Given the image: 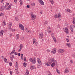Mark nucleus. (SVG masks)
<instances>
[{
    "instance_id": "nucleus-10",
    "label": "nucleus",
    "mask_w": 75,
    "mask_h": 75,
    "mask_svg": "<svg viewBox=\"0 0 75 75\" xmlns=\"http://www.w3.org/2000/svg\"><path fill=\"white\" fill-rule=\"evenodd\" d=\"M64 52V50L62 49H60L58 51V52L59 54H60L61 53H62Z\"/></svg>"
},
{
    "instance_id": "nucleus-21",
    "label": "nucleus",
    "mask_w": 75,
    "mask_h": 75,
    "mask_svg": "<svg viewBox=\"0 0 75 75\" xmlns=\"http://www.w3.org/2000/svg\"><path fill=\"white\" fill-rule=\"evenodd\" d=\"M66 45L68 46V47H71V44L69 43H68L66 44Z\"/></svg>"
},
{
    "instance_id": "nucleus-45",
    "label": "nucleus",
    "mask_w": 75,
    "mask_h": 75,
    "mask_svg": "<svg viewBox=\"0 0 75 75\" xmlns=\"http://www.w3.org/2000/svg\"><path fill=\"white\" fill-rule=\"evenodd\" d=\"M48 73H49V74H48V75H50V74H51L50 71H48Z\"/></svg>"
},
{
    "instance_id": "nucleus-31",
    "label": "nucleus",
    "mask_w": 75,
    "mask_h": 75,
    "mask_svg": "<svg viewBox=\"0 0 75 75\" xmlns=\"http://www.w3.org/2000/svg\"><path fill=\"white\" fill-rule=\"evenodd\" d=\"M68 72H69V71H68L66 69V70L64 71V73L66 74V73H68Z\"/></svg>"
},
{
    "instance_id": "nucleus-54",
    "label": "nucleus",
    "mask_w": 75,
    "mask_h": 75,
    "mask_svg": "<svg viewBox=\"0 0 75 75\" xmlns=\"http://www.w3.org/2000/svg\"><path fill=\"white\" fill-rule=\"evenodd\" d=\"M21 55V54H20V53H18V57H20Z\"/></svg>"
},
{
    "instance_id": "nucleus-56",
    "label": "nucleus",
    "mask_w": 75,
    "mask_h": 75,
    "mask_svg": "<svg viewBox=\"0 0 75 75\" xmlns=\"http://www.w3.org/2000/svg\"><path fill=\"white\" fill-rule=\"evenodd\" d=\"M66 40L67 42H69V39H67Z\"/></svg>"
},
{
    "instance_id": "nucleus-24",
    "label": "nucleus",
    "mask_w": 75,
    "mask_h": 75,
    "mask_svg": "<svg viewBox=\"0 0 75 75\" xmlns=\"http://www.w3.org/2000/svg\"><path fill=\"white\" fill-rule=\"evenodd\" d=\"M3 25H6V21L5 20H4V21H3Z\"/></svg>"
},
{
    "instance_id": "nucleus-23",
    "label": "nucleus",
    "mask_w": 75,
    "mask_h": 75,
    "mask_svg": "<svg viewBox=\"0 0 75 75\" xmlns=\"http://www.w3.org/2000/svg\"><path fill=\"white\" fill-rule=\"evenodd\" d=\"M51 66L52 67H54V66H55V63L54 62H53L52 63Z\"/></svg>"
},
{
    "instance_id": "nucleus-29",
    "label": "nucleus",
    "mask_w": 75,
    "mask_h": 75,
    "mask_svg": "<svg viewBox=\"0 0 75 75\" xmlns=\"http://www.w3.org/2000/svg\"><path fill=\"white\" fill-rule=\"evenodd\" d=\"M20 48L21 49H22L23 48V45H20Z\"/></svg>"
},
{
    "instance_id": "nucleus-61",
    "label": "nucleus",
    "mask_w": 75,
    "mask_h": 75,
    "mask_svg": "<svg viewBox=\"0 0 75 75\" xmlns=\"http://www.w3.org/2000/svg\"><path fill=\"white\" fill-rule=\"evenodd\" d=\"M4 0H1V3H3Z\"/></svg>"
},
{
    "instance_id": "nucleus-16",
    "label": "nucleus",
    "mask_w": 75,
    "mask_h": 75,
    "mask_svg": "<svg viewBox=\"0 0 75 75\" xmlns=\"http://www.w3.org/2000/svg\"><path fill=\"white\" fill-rule=\"evenodd\" d=\"M65 33L68 34V28H65Z\"/></svg>"
},
{
    "instance_id": "nucleus-55",
    "label": "nucleus",
    "mask_w": 75,
    "mask_h": 75,
    "mask_svg": "<svg viewBox=\"0 0 75 75\" xmlns=\"http://www.w3.org/2000/svg\"><path fill=\"white\" fill-rule=\"evenodd\" d=\"M14 2L15 3H17V0H14Z\"/></svg>"
},
{
    "instance_id": "nucleus-8",
    "label": "nucleus",
    "mask_w": 75,
    "mask_h": 75,
    "mask_svg": "<svg viewBox=\"0 0 75 75\" xmlns=\"http://www.w3.org/2000/svg\"><path fill=\"white\" fill-rule=\"evenodd\" d=\"M39 2L41 4V5H42V6H44V2L42 1V0H39Z\"/></svg>"
},
{
    "instance_id": "nucleus-18",
    "label": "nucleus",
    "mask_w": 75,
    "mask_h": 75,
    "mask_svg": "<svg viewBox=\"0 0 75 75\" xmlns=\"http://www.w3.org/2000/svg\"><path fill=\"white\" fill-rule=\"evenodd\" d=\"M52 38L53 39V40L54 41V42H56L57 40H56V39L55 38V37L54 36H52Z\"/></svg>"
},
{
    "instance_id": "nucleus-62",
    "label": "nucleus",
    "mask_w": 75,
    "mask_h": 75,
    "mask_svg": "<svg viewBox=\"0 0 75 75\" xmlns=\"http://www.w3.org/2000/svg\"><path fill=\"white\" fill-rule=\"evenodd\" d=\"M61 20V18H59V21H60Z\"/></svg>"
},
{
    "instance_id": "nucleus-37",
    "label": "nucleus",
    "mask_w": 75,
    "mask_h": 75,
    "mask_svg": "<svg viewBox=\"0 0 75 75\" xmlns=\"http://www.w3.org/2000/svg\"><path fill=\"white\" fill-rule=\"evenodd\" d=\"M4 15V13H0V16H2Z\"/></svg>"
},
{
    "instance_id": "nucleus-41",
    "label": "nucleus",
    "mask_w": 75,
    "mask_h": 75,
    "mask_svg": "<svg viewBox=\"0 0 75 75\" xmlns=\"http://www.w3.org/2000/svg\"><path fill=\"white\" fill-rule=\"evenodd\" d=\"M7 59H6V58H4V61L5 62H7Z\"/></svg>"
},
{
    "instance_id": "nucleus-3",
    "label": "nucleus",
    "mask_w": 75,
    "mask_h": 75,
    "mask_svg": "<svg viewBox=\"0 0 75 75\" xmlns=\"http://www.w3.org/2000/svg\"><path fill=\"white\" fill-rule=\"evenodd\" d=\"M73 28H75V25H71L70 26V30L71 31L72 33L73 32V29H74Z\"/></svg>"
},
{
    "instance_id": "nucleus-42",
    "label": "nucleus",
    "mask_w": 75,
    "mask_h": 75,
    "mask_svg": "<svg viewBox=\"0 0 75 75\" xmlns=\"http://www.w3.org/2000/svg\"><path fill=\"white\" fill-rule=\"evenodd\" d=\"M7 4H6L4 6V9H6V7H7Z\"/></svg>"
},
{
    "instance_id": "nucleus-27",
    "label": "nucleus",
    "mask_w": 75,
    "mask_h": 75,
    "mask_svg": "<svg viewBox=\"0 0 75 75\" xmlns=\"http://www.w3.org/2000/svg\"><path fill=\"white\" fill-rule=\"evenodd\" d=\"M23 66H24V67H25L27 66V63H26L25 62L23 64Z\"/></svg>"
},
{
    "instance_id": "nucleus-28",
    "label": "nucleus",
    "mask_w": 75,
    "mask_h": 75,
    "mask_svg": "<svg viewBox=\"0 0 75 75\" xmlns=\"http://www.w3.org/2000/svg\"><path fill=\"white\" fill-rule=\"evenodd\" d=\"M15 69L16 71H18V66H15Z\"/></svg>"
},
{
    "instance_id": "nucleus-19",
    "label": "nucleus",
    "mask_w": 75,
    "mask_h": 75,
    "mask_svg": "<svg viewBox=\"0 0 75 75\" xmlns=\"http://www.w3.org/2000/svg\"><path fill=\"white\" fill-rule=\"evenodd\" d=\"M19 37H20L19 36V34H17L16 35V39H18V40Z\"/></svg>"
},
{
    "instance_id": "nucleus-11",
    "label": "nucleus",
    "mask_w": 75,
    "mask_h": 75,
    "mask_svg": "<svg viewBox=\"0 0 75 75\" xmlns=\"http://www.w3.org/2000/svg\"><path fill=\"white\" fill-rule=\"evenodd\" d=\"M12 23L10 22L9 23L8 28H9V30H10L11 29V26L12 25Z\"/></svg>"
},
{
    "instance_id": "nucleus-2",
    "label": "nucleus",
    "mask_w": 75,
    "mask_h": 75,
    "mask_svg": "<svg viewBox=\"0 0 75 75\" xmlns=\"http://www.w3.org/2000/svg\"><path fill=\"white\" fill-rule=\"evenodd\" d=\"M19 28H20L22 30H23V31H24V26L22 24H19Z\"/></svg>"
},
{
    "instance_id": "nucleus-34",
    "label": "nucleus",
    "mask_w": 75,
    "mask_h": 75,
    "mask_svg": "<svg viewBox=\"0 0 75 75\" xmlns=\"http://www.w3.org/2000/svg\"><path fill=\"white\" fill-rule=\"evenodd\" d=\"M1 11H2V10H4V8H3V6H2L1 8Z\"/></svg>"
},
{
    "instance_id": "nucleus-57",
    "label": "nucleus",
    "mask_w": 75,
    "mask_h": 75,
    "mask_svg": "<svg viewBox=\"0 0 75 75\" xmlns=\"http://www.w3.org/2000/svg\"><path fill=\"white\" fill-rule=\"evenodd\" d=\"M21 57H23V54H21Z\"/></svg>"
},
{
    "instance_id": "nucleus-48",
    "label": "nucleus",
    "mask_w": 75,
    "mask_h": 75,
    "mask_svg": "<svg viewBox=\"0 0 75 75\" xmlns=\"http://www.w3.org/2000/svg\"><path fill=\"white\" fill-rule=\"evenodd\" d=\"M3 33H0V36L1 37H2V36H3Z\"/></svg>"
},
{
    "instance_id": "nucleus-51",
    "label": "nucleus",
    "mask_w": 75,
    "mask_h": 75,
    "mask_svg": "<svg viewBox=\"0 0 75 75\" xmlns=\"http://www.w3.org/2000/svg\"><path fill=\"white\" fill-rule=\"evenodd\" d=\"M10 74H11V75H12V74H13V72H12V71H10Z\"/></svg>"
},
{
    "instance_id": "nucleus-44",
    "label": "nucleus",
    "mask_w": 75,
    "mask_h": 75,
    "mask_svg": "<svg viewBox=\"0 0 75 75\" xmlns=\"http://www.w3.org/2000/svg\"><path fill=\"white\" fill-rule=\"evenodd\" d=\"M38 44V43L37 42H36V43L35 44V46H37V45Z\"/></svg>"
},
{
    "instance_id": "nucleus-25",
    "label": "nucleus",
    "mask_w": 75,
    "mask_h": 75,
    "mask_svg": "<svg viewBox=\"0 0 75 75\" xmlns=\"http://www.w3.org/2000/svg\"><path fill=\"white\" fill-rule=\"evenodd\" d=\"M50 2H51V4H53L54 3V1L53 0H50Z\"/></svg>"
},
{
    "instance_id": "nucleus-32",
    "label": "nucleus",
    "mask_w": 75,
    "mask_h": 75,
    "mask_svg": "<svg viewBox=\"0 0 75 75\" xmlns=\"http://www.w3.org/2000/svg\"><path fill=\"white\" fill-rule=\"evenodd\" d=\"M24 61L26 62L27 61V60H26V57H24L23 58Z\"/></svg>"
},
{
    "instance_id": "nucleus-47",
    "label": "nucleus",
    "mask_w": 75,
    "mask_h": 75,
    "mask_svg": "<svg viewBox=\"0 0 75 75\" xmlns=\"http://www.w3.org/2000/svg\"><path fill=\"white\" fill-rule=\"evenodd\" d=\"M25 74L26 75H28V74H29V72H28V71L26 72Z\"/></svg>"
},
{
    "instance_id": "nucleus-63",
    "label": "nucleus",
    "mask_w": 75,
    "mask_h": 75,
    "mask_svg": "<svg viewBox=\"0 0 75 75\" xmlns=\"http://www.w3.org/2000/svg\"><path fill=\"white\" fill-rule=\"evenodd\" d=\"M6 4H7V6H8L9 5V4L8 3H7Z\"/></svg>"
},
{
    "instance_id": "nucleus-26",
    "label": "nucleus",
    "mask_w": 75,
    "mask_h": 75,
    "mask_svg": "<svg viewBox=\"0 0 75 75\" xmlns=\"http://www.w3.org/2000/svg\"><path fill=\"white\" fill-rule=\"evenodd\" d=\"M73 24H75V18H73Z\"/></svg>"
},
{
    "instance_id": "nucleus-5",
    "label": "nucleus",
    "mask_w": 75,
    "mask_h": 75,
    "mask_svg": "<svg viewBox=\"0 0 75 75\" xmlns=\"http://www.w3.org/2000/svg\"><path fill=\"white\" fill-rule=\"evenodd\" d=\"M11 4H10L9 6H8L5 9L6 10H10L11 9Z\"/></svg>"
},
{
    "instance_id": "nucleus-40",
    "label": "nucleus",
    "mask_w": 75,
    "mask_h": 75,
    "mask_svg": "<svg viewBox=\"0 0 75 75\" xmlns=\"http://www.w3.org/2000/svg\"><path fill=\"white\" fill-rule=\"evenodd\" d=\"M72 56L73 58H75V54H73Z\"/></svg>"
},
{
    "instance_id": "nucleus-12",
    "label": "nucleus",
    "mask_w": 75,
    "mask_h": 75,
    "mask_svg": "<svg viewBox=\"0 0 75 75\" xmlns=\"http://www.w3.org/2000/svg\"><path fill=\"white\" fill-rule=\"evenodd\" d=\"M45 65H46L47 66H51V64L50 62L47 63H45Z\"/></svg>"
},
{
    "instance_id": "nucleus-33",
    "label": "nucleus",
    "mask_w": 75,
    "mask_h": 75,
    "mask_svg": "<svg viewBox=\"0 0 75 75\" xmlns=\"http://www.w3.org/2000/svg\"><path fill=\"white\" fill-rule=\"evenodd\" d=\"M56 71L58 74H59V70H58V69L57 68H56Z\"/></svg>"
},
{
    "instance_id": "nucleus-39",
    "label": "nucleus",
    "mask_w": 75,
    "mask_h": 75,
    "mask_svg": "<svg viewBox=\"0 0 75 75\" xmlns=\"http://www.w3.org/2000/svg\"><path fill=\"white\" fill-rule=\"evenodd\" d=\"M4 33V31L3 30H2L1 31L0 33H1L2 34H3Z\"/></svg>"
},
{
    "instance_id": "nucleus-15",
    "label": "nucleus",
    "mask_w": 75,
    "mask_h": 75,
    "mask_svg": "<svg viewBox=\"0 0 75 75\" xmlns=\"http://www.w3.org/2000/svg\"><path fill=\"white\" fill-rule=\"evenodd\" d=\"M10 59L11 61H13V58H14V55H12L10 57Z\"/></svg>"
},
{
    "instance_id": "nucleus-20",
    "label": "nucleus",
    "mask_w": 75,
    "mask_h": 75,
    "mask_svg": "<svg viewBox=\"0 0 75 75\" xmlns=\"http://www.w3.org/2000/svg\"><path fill=\"white\" fill-rule=\"evenodd\" d=\"M37 60L39 64H40L41 63V60L40 58H38Z\"/></svg>"
},
{
    "instance_id": "nucleus-22",
    "label": "nucleus",
    "mask_w": 75,
    "mask_h": 75,
    "mask_svg": "<svg viewBox=\"0 0 75 75\" xmlns=\"http://www.w3.org/2000/svg\"><path fill=\"white\" fill-rule=\"evenodd\" d=\"M67 11L68 12H69L70 13H71V10L69 9H67Z\"/></svg>"
},
{
    "instance_id": "nucleus-30",
    "label": "nucleus",
    "mask_w": 75,
    "mask_h": 75,
    "mask_svg": "<svg viewBox=\"0 0 75 75\" xmlns=\"http://www.w3.org/2000/svg\"><path fill=\"white\" fill-rule=\"evenodd\" d=\"M19 2L20 3V4L21 5H22V4H23V1L20 0V1Z\"/></svg>"
},
{
    "instance_id": "nucleus-9",
    "label": "nucleus",
    "mask_w": 75,
    "mask_h": 75,
    "mask_svg": "<svg viewBox=\"0 0 75 75\" xmlns=\"http://www.w3.org/2000/svg\"><path fill=\"white\" fill-rule=\"evenodd\" d=\"M47 31L49 33H51V30L50 29V27H48L47 28Z\"/></svg>"
},
{
    "instance_id": "nucleus-58",
    "label": "nucleus",
    "mask_w": 75,
    "mask_h": 75,
    "mask_svg": "<svg viewBox=\"0 0 75 75\" xmlns=\"http://www.w3.org/2000/svg\"><path fill=\"white\" fill-rule=\"evenodd\" d=\"M21 51V48L19 50H18V52H20Z\"/></svg>"
},
{
    "instance_id": "nucleus-46",
    "label": "nucleus",
    "mask_w": 75,
    "mask_h": 75,
    "mask_svg": "<svg viewBox=\"0 0 75 75\" xmlns=\"http://www.w3.org/2000/svg\"><path fill=\"white\" fill-rule=\"evenodd\" d=\"M14 52L13 51H12L10 53V55H11V54H14Z\"/></svg>"
},
{
    "instance_id": "nucleus-53",
    "label": "nucleus",
    "mask_w": 75,
    "mask_h": 75,
    "mask_svg": "<svg viewBox=\"0 0 75 75\" xmlns=\"http://www.w3.org/2000/svg\"><path fill=\"white\" fill-rule=\"evenodd\" d=\"M15 19L16 20V21H18V18H17L16 17L15 18Z\"/></svg>"
},
{
    "instance_id": "nucleus-59",
    "label": "nucleus",
    "mask_w": 75,
    "mask_h": 75,
    "mask_svg": "<svg viewBox=\"0 0 75 75\" xmlns=\"http://www.w3.org/2000/svg\"><path fill=\"white\" fill-rule=\"evenodd\" d=\"M35 40H33V43L35 44Z\"/></svg>"
},
{
    "instance_id": "nucleus-14",
    "label": "nucleus",
    "mask_w": 75,
    "mask_h": 75,
    "mask_svg": "<svg viewBox=\"0 0 75 75\" xmlns=\"http://www.w3.org/2000/svg\"><path fill=\"white\" fill-rule=\"evenodd\" d=\"M61 14H58V15H55L54 17L56 18H58V17H60Z\"/></svg>"
},
{
    "instance_id": "nucleus-38",
    "label": "nucleus",
    "mask_w": 75,
    "mask_h": 75,
    "mask_svg": "<svg viewBox=\"0 0 75 75\" xmlns=\"http://www.w3.org/2000/svg\"><path fill=\"white\" fill-rule=\"evenodd\" d=\"M45 25H46V24H48V22L47 21H45L44 23Z\"/></svg>"
},
{
    "instance_id": "nucleus-35",
    "label": "nucleus",
    "mask_w": 75,
    "mask_h": 75,
    "mask_svg": "<svg viewBox=\"0 0 75 75\" xmlns=\"http://www.w3.org/2000/svg\"><path fill=\"white\" fill-rule=\"evenodd\" d=\"M14 54L16 55H18V53L16 52H15L14 53Z\"/></svg>"
},
{
    "instance_id": "nucleus-7",
    "label": "nucleus",
    "mask_w": 75,
    "mask_h": 75,
    "mask_svg": "<svg viewBox=\"0 0 75 75\" xmlns=\"http://www.w3.org/2000/svg\"><path fill=\"white\" fill-rule=\"evenodd\" d=\"M49 61L51 63H52V62H54V61H55V60L54 58H52L50 59H49Z\"/></svg>"
},
{
    "instance_id": "nucleus-64",
    "label": "nucleus",
    "mask_w": 75,
    "mask_h": 75,
    "mask_svg": "<svg viewBox=\"0 0 75 75\" xmlns=\"http://www.w3.org/2000/svg\"><path fill=\"white\" fill-rule=\"evenodd\" d=\"M21 59L23 60V57H21Z\"/></svg>"
},
{
    "instance_id": "nucleus-60",
    "label": "nucleus",
    "mask_w": 75,
    "mask_h": 75,
    "mask_svg": "<svg viewBox=\"0 0 75 75\" xmlns=\"http://www.w3.org/2000/svg\"><path fill=\"white\" fill-rule=\"evenodd\" d=\"M46 51H47V52H50V50H47Z\"/></svg>"
},
{
    "instance_id": "nucleus-52",
    "label": "nucleus",
    "mask_w": 75,
    "mask_h": 75,
    "mask_svg": "<svg viewBox=\"0 0 75 75\" xmlns=\"http://www.w3.org/2000/svg\"><path fill=\"white\" fill-rule=\"evenodd\" d=\"M16 66H18V63H17V62H16Z\"/></svg>"
},
{
    "instance_id": "nucleus-17",
    "label": "nucleus",
    "mask_w": 75,
    "mask_h": 75,
    "mask_svg": "<svg viewBox=\"0 0 75 75\" xmlns=\"http://www.w3.org/2000/svg\"><path fill=\"white\" fill-rule=\"evenodd\" d=\"M30 69H35V67L34 66H32L30 67Z\"/></svg>"
},
{
    "instance_id": "nucleus-50",
    "label": "nucleus",
    "mask_w": 75,
    "mask_h": 75,
    "mask_svg": "<svg viewBox=\"0 0 75 75\" xmlns=\"http://www.w3.org/2000/svg\"><path fill=\"white\" fill-rule=\"evenodd\" d=\"M9 65H10V66H11V65H12V63L11 62H10Z\"/></svg>"
},
{
    "instance_id": "nucleus-36",
    "label": "nucleus",
    "mask_w": 75,
    "mask_h": 75,
    "mask_svg": "<svg viewBox=\"0 0 75 75\" xmlns=\"http://www.w3.org/2000/svg\"><path fill=\"white\" fill-rule=\"evenodd\" d=\"M27 8H30V6L29 5H27Z\"/></svg>"
},
{
    "instance_id": "nucleus-6",
    "label": "nucleus",
    "mask_w": 75,
    "mask_h": 75,
    "mask_svg": "<svg viewBox=\"0 0 75 75\" xmlns=\"http://www.w3.org/2000/svg\"><path fill=\"white\" fill-rule=\"evenodd\" d=\"M43 37H44V34H43V33H40V34L39 38H40V39L41 38H42Z\"/></svg>"
},
{
    "instance_id": "nucleus-1",
    "label": "nucleus",
    "mask_w": 75,
    "mask_h": 75,
    "mask_svg": "<svg viewBox=\"0 0 75 75\" xmlns=\"http://www.w3.org/2000/svg\"><path fill=\"white\" fill-rule=\"evenodd\" d=\"M29 61L30 62H32V64H35L36 63V61H37V59H36V58L34 57L33 59L30 58L29 59Z\"/></svg>"
},
{
    "instance_id": "nucleus-43",
    "label": "nucleus",
    "mask_w": 75,
    "mask_h": 75,
    "mask_svg": "<svg viewBox=\"0 0 75 75\" xmlns=\"http://www.w3.org/2000/svg\"><path fill=\"white\" fill-rule=\"evenodd\" d=\"M27 30H28V29H27V28H26L25 30V31H26L27 33H28L29 32V31H28Z\"/></svg>"
},
{
    "instance_id": "nucleus-4",
    "label": "nucleus",
    "mask_w": 75,
    "mask_h": 75,
    "mask_svg": "<svg viewBox=\"0 0 75 75\" xmlns=\"http://www.w3.org/2000/svg\"><path fill=\"white\" fill-rule=\"evenodd\" d=\"M31 16L32 17L31 20H35V19L37 17L35 15H33V14H31Z\"/></svg>"
},
{
    "instance_id": "nucleus-13",
    "label": "nucleus",
    "mask_w": 75,
    "mask_h": 75,
    "mask_svg": "<svg viewBox=\"0 0 75 75\" xmlns=\"http://www.w3.org/2000/svg\"><path fill=\"white\" fill-rule=\"evenodd\" d=\"M56 50H57L56 48H54L53 50L51 51V52H52L53 54H55L56 52Z\"/></svg>"
},
{
    "instance_id": "nucleus-49",
    "label": "nucleus",
    "mask_w": 75,
    "mask_h": 75,
    "mask_svg": "<svg viewBox=\"0 0 75 75\" xmlns=\"http://www.w3.org/2000/svg\"><path fill=\"white\" fill-rule=\"evenodd\" d=\"M32 5L33 6H34L35 5V3H32Z\"/></svg>"
}]
</instances>
